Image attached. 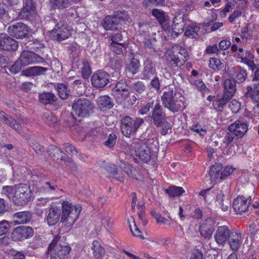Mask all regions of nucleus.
Listing matches in <instances>:
<instances>
[{
	"instance_id": "f257e3e1",
	"label": "nucleus",
	"mask_w": 259,
	"mask_h": 259,
	"mask_svg": "<svg viewBox=\"0 0 259 259\" xmlns=\"http://www.w3.org/2000/svg\"><path fill=\"white\" fill-rule=\"evenodd\" d=\"M161 99L164 108L174 113L181 111L187 107L185 98L172 86L166 88Z\"/></svg>"
},
{
	"instance_id": "2f4dec72",
	"label": "nucleus",
	"mask_w": 259,
	"mask_h": 259,
	"mask_svg": "<svg viewBox=\"0 0 259 259\" xmlns=\"http://www.w3.org/2000/svg\"><path fill=\"white\" fill-rule=\"evenodd\" d=\"M241 234L237 232H232L228 240L231 249L234 251L238 250L241 244Z\"/></svg>"
},
{
	"instance_id": "79ce46f5",
	"label": "nucleus",
	"mask_w": 259,
	"mask_h": 259,
	"mask_svg": "<svg viewBox=\"0 0 259 259\" xmlns=\"http://www.w3.org/2000/svg\"><path fill=\"white\" fill-rule=\"evenodd\" d=\"M165 193L170 197H179L185 192V191L181 187L171 186L165 190Z\"/></svg>"
},
{
	"instance_id": "c85d7f7f",
	"label": "nucleus",
	"mask_w": 259,
	"mask_h": 259,
	"mask_svg": "<svg viewBox=\"0 0 259 259\" xmlns=\"http://www.w3.org/2000/svg\"><path fill=\"white\" fill-rule=\"evenodd\" d=\"M32 218V214L29 211H20L13 215L14 222L16 224H26L29 222Z\"/></svg>"
},
{
	"instance_id": "4d7b16f0",
	"label": "nucleus",
	"mask_w": 259,
	"mask_h": 259,
	"mask_svg": "<svg viewBox=\"0 0 259 259\" xmlns=\"http://www.w3.org/2000/svg\"><path fill=\"white\" fill-rule=\"evenodd\" d=\"M117 140V136L114 134H110L108 139L104 142V145L108 148H112L114 146Z\"/></svg>"
},
{
	"instance_id": "f8f14e48",
	"label": "nucleus",
	"mask_w": 259,
	"mask_h": 259,
	"mask_svg": "<svg viewBox=\"0 0 259 259\" xmlns=\"http://www.w3.org/2000/svg\"><path fill=\"white\" fill-rule=\"evenodd\" d=\"M110 76L104 71L100 70L93 74L91 77L93 86L96 88H102L109 82Z\"/></svg>"
},
{
	"instance_id": "7ed1b4c3",
	"label": "nucleus",
	"mask_w": 259,
	"mask_h": 259,
	"mask_svg": "<svg viewBox=\"0 0 259 259\" xmlns=\"http://www.w3.org/2000/svg\"><path fill=\"white\" fill-rule=\"evenodd\" d=\"M61 236L56 235L49 244L46 252L50 254V259H68L71 250L70 246L67 244Z\"/></svg>"
},
{
	"instance_id": "f704fd0d",
	"label": "nucleus",
	"mask_w": 259,
	"mask_h": 259,
	"mask_svg": "<svg viewBox=\"0 0 259 259\" xmlns=\"http://www.w3.org/2000/svg\"><path fill=\"white\" fill-rule=\"evenodd\" d=\"M132 92H133L138 98H140L139 96L143 97V94L146 92V86L141 81H137L132 83L131 86Z\"/></svg>"
},
{
	"instance_id": "412c9836",
	"label": "nucleus",
	"mask_w": 259,
	"mask_h": 259,
	"mask_svg": "<svg viewBox=\"0 0 259 259\" xmlns=\"http://www.w3.org/2000/svg\"><path fill=\"white\" fill-rule=\"evenodd\" d=\"M231 233L228 226H220L217 229L214 236L215 241L219 245L224 246Z\"/></svg>"
},
{
	"instance_id": "09e8293b",
	"label": "nucleus",
	"mask_w": 259,
	"mask_h": 259,
	"mask_svg": "<svg viewBox=\"0 0 259 259\" xmlns=\"http://www.w3.org/2000/svg\"><path fill=\"white\" fill-rule=\"evenodd\" d=\"M56 89L60 97L63 99L68 98L69 95V90L67 89V86L63 83H59L57 85Z\"/></svg>"
},
{
	"instance_id": "49530a36",
	"label": "nucleus",
	"mask_w": 259,
	"mask_h": 259,
	"mask_svg": "<svg viewBox=\"0 0 259 259\" xmlns=\"http://www.w3.org/2000/svg\"><path fill=\"white\" fill-rule=\"evenodd\" d=\"M112 92L117 103L119 104H122L130 96L129 91Z\"/></svg>"
},
{
	"instance_id": "dca6fc26",
	"label": "nucleus",
	"mask_w": 259,
	"mask_h": 259,
	"mask_svg": "<svg viewBox=\"0 0 259 259\" xmlns=\"http://www.w3.org/2000/svg\"><path fill=\"white\" fill-rule=\"evenodd\" d=\"M71 35L69 29L65 26L62 25L59 26L58 24L50 32V36L55 40L60 41L65 40Z\"/></svg>"
},
{
	"instance_id": "69168bd1",
	"label": "nucleus",
	"mask_w": 259,
	"mask_h": 259,
	"mask_svg": "<svg viewBox=\"0 0 259 259\" xmlns=\"http://www.w3.org/2000/svg\"><path fill=\"white\" fill-rule=\"evenodd\" d=\"M10 226L8 222L3 220L0 222V236L6 234L9 230Z\"/></svg>"
},
{
	"instance_id": "4be33fe9",
	"label": "nucleus",
	"mask_w": 259,
	"mask_h": 259,
	"mask_svg": "<svg viewBox=\"0 0 259 259\" xmlns=\"http://www.w3.org/2000/svg\"><path fill=\"white\" fill-rule=\"evenodd\" d=\"M215 221L212 218H207L200 225L199 232L201 235L205 238H210L214 230Z\"/></svg>"
},
{
	"instance_id": "774afa93",
	"label": "nucleus",
	"mask_w": 259,
	"mask_h": 259,
	"mask_svg": "<svg viewBox=\"0 0 259 259\" xmlns=\"http://www.w3.org/2000/svg\"><path fill=\"white\" fill-rule=\"evenodd\" d=\"M63 146L66 152L70 153L72 155H77L78 152L76 149L71 144L66 143L63 144Z\"/></svg>"
},
{
	"instance_id": "5fc2aeb1",
	"label": "nucleus",
	"mask_w": 259,
	"mask_h": 259,
	"mask_svg": "<svg viewBox=\"0 0 259 259\" xmlns=\"http://www.w3.org/2000/svg\"><path fill=\"white\" fill-rule=\"evenodd\" d=\"M51 2L58 9H63L70 6V0H51Z\"/></svg>"
},
{
	"instance_id": "7c9ffc66",
	"label": "nucleus",
	"mask_w": 259,
	"mask_h": 259,
	"mask_svg": "<svg viewBox=\"0 0 259 259\" xmlns=\"http://www.w3.org/2000/svg\"><path fill=\"white\" fill-rule=\"evenodd\" d=\"M236 82L232 78L226 79L223 82L224 94L233 97L236 91Z\"/></svg>"
},
{
	"instance_id": "b1692460",
	"label": "nucleus",
	"mask_w": 259,
	"mask_h": 259,
	"mask_svg": "<svg viewBox=\"0 0 259 259\" xmlns=\"http://www.w3.org/2000/svg\"><path fill=\"white\" fill-rule=\"evenodd\" d=\"M245 96L254 102H259V82H255L247 86Z\"/></svg>"
},
{
	"instance_id": "39448f33",
	"label": "nucleus",
	"mask_w": 259,
	"mask_h": 259,
	"mask_svg": "<svg viewBox=\"0 0 259 259\" xmlns=\"http://www.w3.org/2000/svg\"><path fill=\"white\" fill-rule=\"evenodd\" d=\"M143 123L144 120L141 118L134 119L130 116H125L121 120V132L125 137L130 138L136 134Z\"/></svg>"
},
{
	"instance_id": "c756f323",
	"label": "nucleus",
	"mask_w": 259,
	"mask_h": 259,
	"mask_svg": "<svg viewBox=\"0 0 259 259\" xmlns=\"http://www.w3.org/2000/svg\"><path fill=\"white\" fill-rule=\"evenodd\" d=\"M247 77V70L240 66H236L232 74V79L236 83H241L244 82Z\"/></svg>"
},
{
	"instance_id": "20e7f679",
	"label": "nucleus",
	"mask_w": 259,
	"mask_h": 259,
	"mask_svg": "<svg viewBox=\"0 0 259 259\" xmlns=\"http://www.w3.org/2000/svg\"><path fill=\"white\" fill-rule=\"evenodd\" d=\"M62 208L61 222L67 227H70L74 224L78 218L81 207L79 205H73L68 201H63Z\"/></svg>"
},
{
	"instance_id": "8fccbe9b",
	"label": "nucleus",
	"mask_w": 259,
	"mask_h": 259,
	"mask_svg": "<svg viewBox=\"0 0 259 259\" xmlns=\"http://www.w3.org/2000/svg\"><path fill=\"white\" fill-rule=\"evenodd\" d=\"M125 46L124 44L111 43L110 49L115 54L121 55L126 52Z\"/></svg>"
},
{
	"instance_id": "e433bc0d",
	"label": "nucleus",
	"mask_w": 259,
	"mask_h": 259,
	"mask_svg": "<svg viewBox=\"0 0 259 259\" xmlns=\"http://www.w3.org/2000/svg\"><path fill=\"white\" fill-rule=\"evenodd\" d=\"M118 24L115 21L113 16L108 15L105 17L102 22L103 27L107 30H114L117 29Z\"/></svg>"
},
{
	"instance_id": "864d4df0",
	"label": "nucleus",
	"mask_w": 259,
	"mask_h": 259,
	"mask_svg": "<svg viewBox=\"0 0 259 259\" xmlns=\"http://www.w3.org/2000/svg\"><path fill=\"white\" fill-rule=\"evenodd\" d=\"M129 91L128 87L125 80L121 79L118 81L112 92H121Z\"/></svg>"
},
{
	"instance_id": "6e6d98bb",
	"label": "nucleus",
	"mask_w": 259,
	"mask_h": 259,
	"mask_svg": "<svg viewBox=\"0 0 259 259\" xmlns=\"http://www.w3.org/2000/svg\"><path fill=\"white\" fill-rule=\"evenodd\" d=\"M24 67L21 62L18 59L9 68V71L14 74H16L19 72L22 67Z\"/></svg>"
},
{
	"instance_id": "2eb2a0df",
	"label": "nucleus",
	"mask_w": 259,
	"mask_h": 259,
	"mask_svg": "<svg viewBox=\"0 0 259 259\" xmlns=\"http://www.w3.org/2000/svg\"><path fill=\"white\" fill-rule=\"evenodd\" d=\"M251 201L250 196L246 198L243 196H239L234 199L232 207L237 213L241 214L248 210Z\"/></svg>"
},
{
	"instance_id": "9d476101",
	"label": "nucleus",
	"mask_w": 259,
	"mask_h": 259,
	"mask_svg": "<svg viewBox=\"0 0 259 259\" xmlns=\"http://www.w3.org/2000/svg\"><path fill=\"white\" fill-rule=\"evenodd\" d=\"M18 59L24 67L30 64L45 62V59L43 57L39 56L33 52L26 50L21 52Z\"/></svg>"
},
{
	"instance_id": "72a5a7b5",
	"label": "nucleus",
	"mask_w": 259,
	"mask_h": 259,
	"mask_svg": "<svg viewBox=\"0 0 259 259\" xmlns=\"http://www.w3.org/2000/svg\"><path fill=\"white\" fill-rule=\"evenodd\" d=\"M57 100L56 95L49 92H44L39 94V101L44 105H52Z\"/></svg>"
},
{
	"instance_id": "338daca9",
	"label": "nucleus",
	"mask_w": 259,
	"mask_h": 259,
	"mask_svg": "<svg viewBox=\"0 0 259 259\" xmlns=\"http://www.w3.org/2000/svg\"><path fill=\"white\" fill-rule=\"evenodd\" d=\"M41 245V238L39 236H35L32 241L30 243V247L32 249H36Z\"/></svg>"
},
{
	"instance_id": "58836bf2",
	"label": "nucleus",
	"mask_w": 259,
	"mask_h": 259,
	"mask_svg": "<svg viewBox=\"0 0 259 259\" xmlns=\"http://www.w3.org/2000/svg\"><path fill=\"white\" fill-rule=\"evenodd\" d=\"M97 104L100 108L110 109L113 107L112 100L108 96H102L97 100Z\"/></svg>"
},
{
	"instance_id": "de8ad7c7",
	"label": "nucleus",
	"mask_w": 259,
	"mask_h": 259,
	"mask_svg": "<svg viewBox=\"0 0 259 259\" xmlns=\"http://www.w3.org/2000/svg\"><path fill=\"white\" fill-rule=\"evenodd\" d=\"M81 73L83 77L85 79L88 78L91 74V69L89 62L83 60L80 64Z\"/></svg>"
},
{
	"instance_id": "37998d69",
	"label": "nucleus",
	"mask_w": 259,
	"mask_h": 259,
	"mask_svg": "<svg viewBox=\"0 0 259 259\" xmlns=\"http://www.w3.org/2000/svg\"><path fill=\"white\" fill-rule=\"evenodd\" d=\"M232 98V97H228L224 94L221 98H217L213 103V106L217 111H222L226 104Z\"/></svg>"
},
{
	"instance_id": "aec40b11",
	"label": "nucleus",
	"mask_w": 259,
	"mask_h": 259,
	"mask_svg": "<svg viewBox=\"0 0 259 259\" xmlns=\"http://www.w3.org/2000/svg\"><path fill=\"white\" fill-rule=\"evenodd\" d=\"M166 115L163 111L162 106L159 103H157L152 111V118L153 120L154 124L157 127H161L163 126L165 120Z\"/></svg>"
},
{
	"instance_id": "3c124183",
	"label": "nucleus",
	"mask_w": 259,
	"mask_h": 259,
	"mask_svg": "<svg viewBox=\"0 0 259 259\" xmlns=\"http://www.w3.org/2000/svg\"><path fill=\"white\" fill-rule=\"evenodd\" d=\"M15 193V185L5 186L3 187L2 193L6 195L9 199H12L13 201Z\"/></svg>"
},
{
	"instance_id": "f03ea898",
	"label": "nucleus",
	"mask_w": 259,
	"mask_h": 259,
	"mask_svg": "<svg viewBox=\"0 0 259 259\" xmlns=\"http://www.w3.org/2000/svg\"><path fill=\"white\" fill-rule=\"evenodd\" d=\"M148 140L147 142L143 140L136 139L131 144V148L135 150V153L139 158L145 162L150 160L151 152L157 153L159 150L157 141H151Z\"/></svg>"
},
{
	"instance_id": "1a4fd4ad",
	"label": "nucleus",
	"mask_w": 259,
	"mask_h": 259,
	"mask_svg": "<svg viewBox=\"0 0 259 259\" xmlns=\"http://www.w3.org/2000/svg\"><path fill=\"white\" fill-rule=\"evenodd\" d=\"M29 27L22 22H17L10 25L7 28V32L12 37L18 39H23L27 36Z\"/></svg>"
},
{
	"instance_id": "a19ab883",
	"label": "nucleus",
	"mask_w": 259,
	"mask_h": 259,
	"mask_svg": "<svg viewBox=\"0 0 259 259\" xmlns=\"http://www.w3.org/2000/svg\"><path fill=\"white\" fill-rule=\"evenodd\" d=\"M112 16L118 25L124 24L126 21H128L130 18L127 12L125 11L115 12Z\"/></svg>"
},
{
	"instance_id": "0eeeda50",
	"label": "nucleus",
	"mask_w": 259,
	"mask_h": 259,
	"mask_svg": "<svg viewBox=\"0 0 259 259\" xmlns=\"http://www.w3.org/2000/svg\"><path fill=\"white\" fill-rule=\"evenodd\" d=\"M31 191L27 184L15 185V193L13 202L17 205L22 206L26 204L29 200Z\"/></svg>"
},
{
	"instance_id": "603ef678",
	"label": "nucleus",
	"mask_w": 259,
	"mask_h": 259,
	"mask_svg": "<svg viewBox=\"0 0 259 259\" xmlns=\"http://www.w3.org/2000/svg\"><path fill=\"white\" fill-rule=\"evenodd\" d=\"M209 67L214 70H219L224 67V64L218 58H211L209 60Z\"/></svg>"
},
{
	"instance_id": "13d9d810",
	"label": "nucleus",
	"mask_w": 259,
	"mask_h": 259,
	"mask_svg": "<svg viewBox=\"0 0 259 259\" xmlns=\"http://www.w3.org/2000/svg\"><path fill=\"white\" fill-rule=\"evenodd\" d=\"M67 48V50L73 58L77 57L80 52L79 47L76 44H72Z\"/></svg>"
},
{
	"instance_id": "6ab92c4d",
	"label": "nucleus",
	"mask_w": 259,
	"mask_h": 259,
	"mask_svg": "<svg viewBox=\"0 0 259 259\" xmlns=\"http://www.w3.org/2000/svg\"><path fill=\"white\" fill-rule=\"evenodd\" d=\"M47 151L53 160L56 162H58L59 160L65 162L67 160L70 162H71V159L69 158L67 155L56 146L53 145L49 146L47 149Z\"/></svg>"
},
{
	"instance_id": "052dcab7",
	"label": "nucleus",
	"mask_w": 259,
	"mask_h": 259,
	"mask_svg": "<svg viewBox=\"0 0 259 259\" xmlns=\"http://www.w3.org/2000/svg\"><path fill=\"white\" fill-rule=\"evenodd\" d=\"M176 49L179 51L178 53L183 56L184 58L183 61L184 62L187 61L188 59V54L187 51L184 48H182L179 45H176L172 48V50H174Z\"/></svg>"
},
{
	"instance_id": "4c0bfd02",
	"label": "nucleus",
	"mask_w": 259,
	"mask_h": 259,
	"mask_svg": "<svg viewBox=\"0 0 259 259\" xmlns=\"http://www.w3.org/2000/svg\"><path fill=\"white\" fill-rule=\"evenodd\" d=\"M92 250L95 257L97 259H103L105 253L104 248L102 246L101 244L97 241H93Z\"/></svg>"
},
{
	"instance_id": "6e6552de",
	"label": "nucleus",
	"mask_w": 259,
	"mask_h": 259,
	"mask_svg": "<svg viewBox=\"0 0 259 259\" xmlns=\"http://www.w3.org/2000/svg\"><path fill=\"white\" fill-rule=\"evenodd\" d=\"M37 15L36 4L33 0H23L22 8L18 15L19 19L31 21Z\"/></svg>"
},
{
	"instance_id": "a18cd8bd",
	"label": "nucleus",
	"mask_w": 259,
	"mask_h": 259,
	"mask_svg": "<svg viewBox=\"0 0 259 259\" xmlns=\"http://www.w3.org/2000/svg\"><path fill=\"white\" fill-rule=\"evenodd\" d=\"M43 119L45 122L50 126H54L57 122V118L50 111H46L43 114Z\"/></svg>"
},
{
	"instance_id": "680f3d73",
	"label": "nucleus",
	"mask_w": 259,
	"mask_h": 259,
	"mask_svg": "<svg viewBox=\"0 0 259 259\" xmlns=\"http://www.w3.org/2000/svg\"><path fill=\"white\" fill-rule=\"evenodd\" d=\"M235 139H237L236 135L229 131L224 138L223 143L228 145L231 144Z\"/></svg>"
},
{
	"instance_id": "4468645a",
	"label": "nucleus",
	"mask_w": 259,
	"mask_h": 259,
	"mask_svg": "<svg viewBox=\"0 0 259 259\" xmlns=\"http://www.w3.org/2000/svg\"><path fill=\"white\" fill-rule=\"evenodd\" d=\"M228 131L232 132L237 136V138L243 137L248 130L247 124L243 119H239L228 127Z\"/></svg>"
},
{
	"instance_id": "a878e982",
	"label": "nucleus",
	"mask_w": 259,
	"mask_h": 259,
	"mask_svg": "<svg viewBox=\"0 0 259 259\" xmlns=\"http://www.w3.org/2000/svg\"><path fill=\"white\" fill-rule=\"evenodd\" d=\"M223 186L221 187V189L219 188L218 190L216 202L220 206L222 210L226 211L228 209V203L227 201L224 202V192H227L228 190L229 189L230 186L229 185H224Z\"/></svg>"
},
{
	"instance_id": "9b49d317",
	"label": "nucleus",
	"mask_w": 259,
	"mask_h": 259,
	"mask_svg": "<svg viewBox=\"0 0 259 259\" xmlns=\"http://www.w3.org/2000/svg\"><path fill=\"white\" fill-rule=\"evenodd\" d=\"M34 234L33 229L28 226H22L16 227L12 233V238L15 241H22L31 237Z\"/></svg>"
},
{
	"instance_id": "473e14b6",
	"label": "nucleus",
	"mask_w": 259,
	"mask_h": 259,
	"mask_svg": "<svg viewBox=\"0 0 259 259\" xmlns=\"http://www.w3.org/2000/svg\"><path fill=\"white\" fill-rule=\"evenodd\" d=\"M166 60L169 62L172 67L182 66L184 62L181 61L178 54H175L174 50L167 51L165 53Z\"/></svg>"
},
{
	"instance_id": "5701e85b",
	"label": "nucleus",
	"mask_w": 259,
	"mask_h": 259,
	"mask_svg": "<svg viewBox=\"0 0 259 259\" xmlns=\"http://www.w3.org/2000/svg\"><path fill=\"white\" fill-rule=\"evenodd\" d=\"M0 121L17 132H20L22 130V126L16 119L3 111H0Z\"/></svg>"
},
{
	"instance_id": "c03bdc74",
	"label": "nucleus",
	"mask_w": 259,
	"mask_h": 259,
	"mask_svg": "<svg viewBox=\"0 0 259 259\" xmlns=\"http://www.w3.org/2000/svg\"><path fill=\"white\" fill-rule=\"evenodd\" d=\"M140 61L139 60L133 58L130 62L127 65L126 70L132 75L136 74L139 71Z\"/></svg>"
},
{
	"instance_id": "ddd939ff",
	"label": "nucleus",
	"mask_w": 259,
	"mask_h": 259,
	"mask_svg": "<svg viewBox=\"0 0 259 259\" xmlns=\"http://www.w3.org/2000/svg\"><path fill=\"white\" fill-rule=\"evenodd\" d=\"M155 74H156L155 64L151 59L146 58L143 62L141 73V79L143 80H150Z\"/></svg>"
},
{
	"instance_id": "0e129e2a",
	"label": "nucleus",
	"mask_w": 259,
	"mask_h": 259,
	"mask_svg": "<svg viewBox=\"0 0 259 259\" xmlns=\"http://www.w3.org/2000/svg\"><path fill=\"white\" fill-rule=\"evenodd\" d=\"M229 107L233 113H237L241 109L240 103L236 100H232L229 105Z\"/></svg>"
},
{
	"instance_id": "f3484780",
	"label": "nucleus",
	"mask_w": 259,
	"mask_h": 259,
	"mask_svg": "<svg viewBox=\"0 0 259 259\" xmlns=\"http://www.w3.org/2000/svg\"><path fill=\"white\" fill-rule=\"evenodd\" d=\"M18 42L5 33L0 34V49L7 51H16Z\"/></svg>"
},
{
	"instance_id": "bf43d9fd",
	"label": "nucleus",
	"mask_w": 259,
	"mask_h": 259,
	"mask_svg": "<svg viewBox=\"0 0 259 259\" xmlns=\"http://www.w3.org/2000/svg\"><path fill=\"white\" fill-rule=\"evenodd\" d=\"M30 146L32 148L34 152L38 154L42 155L45 152L44 148L35 142L31 141Z\"/></svg>"
},
{
	"instance_id": "bb28decb",
	"label": "nucleus",
	"mask_w": 259,
	"mask_h": 259,
	"mask_svg": "<svg viewBox=\"0 0 259 259\" xmlns=\"http://www.w3.org/2000/svg\"><path fill=\"white\" fill-rule=\"evenodd\" d=\"M185 26L183 16L179 14L173 19L172 35L175 34L176 36H178L184 31Z\"/></svg>"
},
{
	"instance_id": "a211bd4d",
	"label": "nucleus",
	"mask_w": 259,
	"mask_h": 259,
	"mask_svg": "<svg viewBox=\"0 0 259 259\" xmlns=\"http://www.w3.org/2000/svg\"><path fill=\"white\" fill-rule=\"evenodd\" d=\"M45 214V221L49 226H53L60 219L61 210L57 206L53 205L46 211Z\"/></svg>"
},
{
	"instance_id": "423d86ee",
	"label": "nucleus",
	"mask_w": 259,
	"mask_h": 259,
	"mask_svg": "<svg viewBox=\"0 0 259 259\" xmlns=\"http://www.w3.org/2000/svg\"><path fill=\"white\" fill-rule=\"evenodd\" d=\"M73 111L78 117L89 116L94 109L93 104L85 98H79L74 101L72 105Z\"/></svg>"
},
{
	"instance_id": "ea45409f",
	"label": "nucleus",
	"mask_w": 259,
	"mask_h": 259,
	"mask_svg": "<svg viewBox=\"0 0 259 259\" xmlns=\"http://www.w3.org/2000/svg\"><path fill=\"white\" fill-rule=\"evenodd\" d=\"M199 30L200 27L197 24H192L186 27L185 35L191 38L198 39L199 38L198 32Z\"/></svg>"
},
{
	"instance_id": "cd10ccee",
	"label": "nucleus",
	"mask_w": 259,
	"mask_h": 259,
	"mask_svg": "<svg viewBox=\"0 0 259 259\" xmlns=\"http://www.w3.org/2000/svg\"><path fill=\"white\" fill-rule=\"evenodd\" d=\"M48 69L41 66L28 67L21 72V75L27 77L36 76L44 74Z\"/></svg>"
},
{
	"instance_id": "c9c22d12",
	"label": "nucleus",
	"mask_w": 259,
	"mask_h": 259,
	"mask_svg": "<svg viewBox=\"0 0 259 259\" xmlns=\"http://www.w3.org/2000/svg\"><path fill=\"white\" fill-rule=\"evenodd\" d=\"M223 169V165L218 163H215L210 167L209 175L212 182L215 181L218 178L220 179L221 173Z\"/></svg>"
},
{
	"instance_id": "e2e57ef3",
	"label": "nucleus",
	"mask_w": 259,
	"mask_h": 259,
	"mask_svg": "<svg viewBox=\"0 0 259 259\" xmlns=\"http://www.w3.org/2000/svg\"><path fill=\"white\" fill-rule=\"evenodd\" d=\"M234 169L235 168L232 166H227L224 168V169L221 171L220 179H224L231 175L234 171Z\"/></svg>"
},
{
	"instance_id": "393cba45",
	"label": "nucleus",
	"mask_w": 259,
	"mask_h": 259,
	"mask_svg": "<svg viewBox=\"0 0 259 259\" xmlns=\"http://www.w3.org/2000/svg\"><path fill=\"white\" fill-rule=\"evenodd\" d=\"M152 14L156 18L163 29L166 30L168 28L169 17L164 11L154 9L152 10Z\"/></svg>"
}]
</instances>
